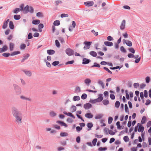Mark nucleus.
<instances>
[{
    "mask_svg": "<svg viewBox=\"0 0 151 151\" xmlns=\"http://www.w3.org/2000/svg\"><path fill=\"white\" fill-rule=\"evenodd\" d=\"M11 111L12 114L15 118V122L19 124H21L22 122V113L15 106L12 107Z\"/></svg>",
    "mask_w": 151,
    "mask_h": 151,
    "instance_id": "obj_1",
    "label": "nucleus"
},
{
    "mask_svg": "<svg viewBox=\"0 0 151 151\" xmlns=\"http://www.w3.org/2000/svg\"><path fill=\"white\" fill-rule=\"evenodd\" d=\"M103 99V95L102 94H100L98 95V98L95 99H91L89 102L92 104H94L96 102H99L101 101Z\"/></svg>",
    "mask_w": 151,
    "mask_h": 151,
    "instance_id": "obj_2",
    "label": "nucleus"
},
{
    "mask_svg": "<svg viewBox=\"0 0 151 151\" xmlns=\"http://www.w3.org/2000/svg\"><path fill=\"white\" fill-rule=\"evenodd\" d=\"M13 86L14 88V90L16 91L17 94H20L21 93L22 91L21 88L17 85L16 84H14Z\"/></svg>",
    "mask_w": 151,
    "mask_h": 151,
    "instance_id": "obj_3",
    "label": "nucleus"
},
{
    "mask_svg": "<svg viewBox=\"0 0 151 151\" xmlns=\"http://www.w3.org/2000/svg\"><path fill=\"white\" fill-rule=\"evenodd\" d=\"M66 53L69 56H71L73 55L74 52L73 50L70 48H68L65 50Z\"/></svg>",
    "mask_w": 151,
    "mask_h": 151,
    "instance_id": "obj_4",
    "label": "nucleus"
},
{
    "mask_svg": "<svg viewBox=\"0 0 151 151\" xmlns=\"http://www.w3.org/2000/svg\"><path fill=\"white\" fill-rule=\"evenodd\" d=\"M92 107V104L89 103H87L83 105V107L86 110Z\"/></svg>",
    "mask_w": 151,
    "mask_h": 151,
    "instance_id": "obj_5",
    "label": "nucleus"
},
{
    "mask_svg": "<svg viewBox=\"0 0 151 151\" xmlns=\"http://www.w3.org/2000/svg\"><path fill=\"white\" fill-rule=\"evenodd\" d=\"M91 60L89 59L86 58H83L82 60V64L83 65H86L89 64Z\"/></svg>",
    "mask_w": 151,
    "mask_h": 151,
    "instance_id": "obj_6",
    "label": "nucleus"
},
{
    "mask_svg": "<svg viewBox=\"0 0 151 151\" xmlns=\"http://www.w3.org/2000/svg\"><path fill=\"white\" fill-rule=\"evenodd\" d=\"M92 43L91 42L85 41L84 42L85 46H86V49H89L91 47V45Z\"/></svg>",
    "mask_w": 151,
    "mask_h": 151,
    "instance_id": "obj_7",
    "label": "nucleus"
},
{
    "mask_svg": "<svg viewBox=\"0 0 151 151\" xmlns=\"http://www.w3.org/2000/svg\"><path fill=\"white\" fill-rule=\"evenodd\" d=\"M123 43H125L129 47H131L132 45V43L129 40H126L125 39H124L123 40Z\"/></svg>",
    "mask_w": 151,
    "mask_h": 151,
    "instance_id": "obj_8",
    "label": "nucleus"
},
{
    "mask_svg": "<svg viewBox=\"0 0 151 151\" xmlns=\"http://www.w3.org/2000/svg\"><path fill=\"white\" fill-rule=\"evenodd\" d=\"M94 3L93 1H88L84 2V5L87 6H90L93 5Z\"/></svg>",
    "mask_w": 151,
    "mask_h": 151,
    "instance_id": "obj_9",
    "label": "nucleus"
},
{
    "mask_svg": "<svg viewBox=\"0 0 151 151\" xmlns=\"http://www.w3.org/2000/svg\"><path fill=\"white\" fill-rule=\"evenodd\" d=\"M63 113L64 114H65L68 116L71 117L72 118H73L74 119L75 118V116L72 113H71L70 112H68L67 113L66 111H64L63 112Z\"/></svg>",
    "mask_w": 151,
    "mask_h": 151,
    "instance_id": "obj_10",
    "label": "nucleus"
},
{
    "mask_svg": "<svg viewBox=\"0 0 151 151\" xmlns=\"http://www.w3.org/2000/svg\"><path fill=\"white\" fill-rule=\"evenodd\" d=\"M8 49V47L6 45L3 46L2 48H0V53L6 51Z\"/></svg>",
    "mask_w": 151,
    "mask_h": 151,
    "instance_id": "obj_11",
    "label": "nucleus"
},
{
    "mask_svg": "<svg viewBox=\"0 0 151 151\" xmlns=\"http://www.w3.org/2000/svg\"><path fill=\"white\" fill-rule=\"evenodd\" d=\"M56 123L59 124L61 126H64L65 127H68V125L63 121L58 120L57 121Z\"/></svg>",
    "mask_w": 151,
    "mask_h": 151,
    "instance_id": "obj_12",
    "label": "nucleus"
},
{
    "mask_svg": "<svg viewBox=\"0 0 151 151\" xmlns=\"http://www.w3.org/2000/svg\"><path fill=\"white\" fill-rule=\"evenodd\" d=\"M85 116L88 119H91L93 117V115L91 113H87L85 114Z\"/></svg>",
    "mask_w": 151,
    "mask_h": 151,
    "instance_id": "obj_13",
    "label": "nucleus"
},
{
    "mask_svg": "<svg viewBox=\"0 0 151 151\" xmlns=\"http://www.w3.org/2000/svg\"><path fill=\"white\" fill-rule=\"evenodd\" d=\"M126 21L125 20L122 21L121 25L120 26V28L122 30L124 29L125 27Z\"/></svg>",
    "mask_w": 151,
    "mask_h": 151,
    "instance_id": "obj_14",
    "label": "nucleus"
},
{
    "mask_svg": "<svg viewBox=\"0 0 151 151\" xmlns=\"http://www.w3.org/2000/svg\"><path fill=\"white\" fill-rule=\"evenodd\" d=\"M104 45L107 46L111 47L112 46L113 44L112 42L109 41H105L104 42Z\"/></svg>",
    "mask_w": 151,
    "mask_h": 151,
    "instance_id": "obj_15",
    "label": "nucleus"
},
{
    "mask_svg": "<svg viewBox=\"0 0 151 151\" xmlns=\"http://www.w3.org/2000/svg\"><path fill=\"white\" fill-rule=\"evenodd\" d=\"M47 53L50 55L54 54L55 52V51L53 50H48L47 51Z\"/></svg>",
    "mask_w": 151,
    "mask_h": 151,
    "instance_id": "obj_16",
    "label": "nucleus"
},
{
    "mask_svg": "<svg viewBox=\"0 0 151 151\" xmlns=\"http://www.w3.org/2000/svg\"><path fill=\"white\" fill-rule=\"evenodd\" d=\"M9 20L8 19L6 21L4 22L3 23V24L2 26V28L4 29H5L6 28L7 26V24L8 22H9Z\"/></svg>",
    "mask_w": 151,
    "mask_h": 151,
    "instance_id": "obj_17",
    "label": "nucleus"
},
{
    "mask_svg": "<svg viewBox=\"0 0 151 151\" xmlns=\"http://www.w3.org/2000/svg\"><path fill=\"white\" fill-rule=\"evenodd\" d=\"M23 71L25 73L27 76L29 77H30L32 76V73L30 71H26L25 70H23Z\"/></svg>",
    "mask_w": 151,
    "mask_h": 151,
    "instance_id": "obj_18",
    "label": "nucleus"
},
{
    "mask_svg": "<svg viewBox=\"0 0 151 151\" xmlns=\"http://www.w3.org/2000/svg\"><path fill=\"white\" fill-rule=\"evenodd\" d=\"M14 44L12 42H10L9 44V50L10 51H12L13 50V49L14 48Z\"/></svg>",
    "mask_w": 151,
    "mask_h": 151,
    "instance_id": "obj_19",
    "label": "nucleus"
},
{
    "mask_svg": "<svg viewBox=\"0 0 151 151\" xmlns=\"http://www.w3.org/2000/svg\"><path fill=\"white\" fill-rule=\"evenodd\" d=\"M29 7L28 6H26L23 9V13L24 14L27 13L29 12Z\"/></svg>",
    "mask_w": 151,
    "mask_h": 151,
    "instance_id": "obj_20",
    "label": "nucleus"
},
{
    "mask_svg": "<svg viewBox=\"0 0 151 151\" xmlns=\"http://www.w3.org/2000/svg\"><path fill=\"white\" fill-rule=\"evenodd\" d=\"M93 124L92 122L88 123L87 124V126L88 128V130H90L93 127Z\"/></svg>",
    "mask_w": 151,
    "mask_h": 151,
    "instance_id": "obj_21",
    "label": "nucleus"
},
{
    "mask_svg": "<svg viewBox=\"0 0 151 151\" xmlns=\"http://www.w3.org/2000/svg\"><path fill=\"white\" fill-rule=\"evenodd\" d=\"M70 111L72 113H73L76 111V106L72 105L70 108Z\"/></svg>",
    "mask_w": 151,
    "mask_h": 151,
    "instance_id": "obj_22",
    "label": "nucleus"
},
{
    "mask_svg": "<svg viewBox=\"0 0 151 151\" xmlns=\"http://www.w3.org/2000/svg\"><path fill=\"white\" fill-rule=\"evenodd\" d=\"M29 56L30 55L29 54H27L24 57V58H23L22 59L21 62H24L25 60H27L29 57Z\"/></svg>",
    "mask_w": 151,
    "mask_h": 151,
    "instance_id": "obj_23",
    "label": "nucleus"
},
{
    "mask_svg": "<svg viewBox=\"0 0 151 151\" xmlns=\"http://www.w3.org/2000/svg\"><path fill=\"white\" fill-rule=\"evenodd\" d=\"M89 54L90 55L93 57H96L97 56V55L96 52L93 51H91L90 52Z\"/></svg>",
    "mask_w": 151,
    "mask_h": 151,
    "instance_id": "obj_24",
    "label": "nucleus"
},
{
    "mask_svg": "<svg viewBox=\"0 0 151 151\" xmlns=\"http://www.w3.org/2000/svg\"><path fill=\"white\" fill-rule=\"evenodd\" d=\"M147 120L146 117L145 116H143L142 119V120L141 122V124H145Z\"/></svg>",
    "mask_w": 151,
    "mask_h": 151,
    "instance_id": "obj_25",
    "label": "nucleus"
},
{
    "mask_svg": "<svg viewBox=\"0 0 151 151\" xmlns=\"http://www.w3.org/2000/svg\"><path fill=\"white\" fill-rule=\"evenodd\" d=\"M103 115L101 114H99L95 116V118L96 119H99L102 118Z\"/></svg>",
    "mask_w": 151,
    "mask_h": 151,
    "instance_id": "obj_26",
    "label": "nucleus"
},
{
    "mask_svg": "<svg viewBox=\"0 0 151 151\" xmlns=\"http://www.w3.org/2000/svg\"><path fill=\"white\" fill-rule=\"evenodd\" d=\"M20 53V52L19 51H14L11 53V55L12 56H13L19 54Z\"/></svg>",
    "mask_w": 151,
    "mask_h": 151,
    "instance_id": "obj_27",
    "label": "nucleus"
},
{
    "mask_svg": "<svg viewBox=\"0 0 151 151\" xmlns=\"http://www.w3.org/2000/svg\"><path fill=\"white\" fill-rule=\"evenodd\" d=\"M91 82V80L89 78H86L84 80V82L87 85H89Z\"/></svg>",
    "mask_w": 151,
    "mask_h": 151,
    "instance_id": "obj_28",
    "label": "nucleus"
},
{
    "mask_svg": "<svg viewBox=\"0 0 151 151\" xmlns=\"http://www.w3.org/2000/svg\"><path fill=\"white\" fill-rule=\"evenodd\" d=\"M80 99V97L78 96H75L73 98V100L74 101H79Z\"/></svg>",
    "mask_w": 151,
    "mask_h": 151,
    "instance_id": "obj_29",
    "label": "nucleus"
},
{
    "mask_svg": "<svg viewBox=\"0 0 151 151\" xmlns=\"http://www.w3.org/2000/svg\"><path fill=\"white\" fill-rule=\"evenodd\" d=\"M102 103L104 105H106L109 103V101L107 99H104L102 100Z\"/></svg>",
    "mask_w": 151,
    "mask_h": 151,
    "instance_id": "obj_30",
    "label": "nucleus"
},
{
    "mask_svg": "<svg viewBox=\"0 0 151 151\" xmlns=\"http://www.w3.org/2000/svg\"><path fill=\"white\" fill-rule=\"evenodd\" d=\"M144 130V127L142 126H141L140 127H139L138 129V131L139 132H141L142 133L143 132Z\"/></svg>",
    "mask_w": 151,
    "mask_h": 151,
    "instance_id": "obj_31",
    "label": "nucleus"
},
{
    "mask_svg": "<svg viewBox=\"0 0 151 151\" xmlns=\"http://www.w3.org/2000/svg\"><path fill=\"white\" fill-rule=\"evenodd\" d=\"M107 149V147H100L98 149V150L99 151H105Z\"/></svg>",
    "mask_w": 151,
    "mask_h": 151,
    "instance_id": "obj_32",
    "label": "nucleus"
},
{
    "mask_svg": "<svg viewBox=\"0 0 151 151\" xmlns=\"http://www.w3.org/2000/svg\"><path fill=\"white\" fill-rule=\"evenodd\" d=\"M40 22V21L39 20H34L32 21V23L34 24H37Z\"/></svg>",
    "mask_w": 151,
    "mask_h": 151,
    "instance_id": "obj_33",
    "label": "nucleus"
},
{
    "mask_svg": "<svg viewBox=\"0 0 151 151\" xmlns=\"http://www.w3.org/2000/svg\"><path fill=\"white\" fill-rule=\"evenodd\" d=\"M116 125L117 127V128L118 129H121L122 127V126H121L120 124V122L119 121H118L116 122Z\"/></svg>",
    "mask_w": 151,
    "mask_h": 151,
    "instance_id": "obj_34",
    "label": "nucleus"
},
{
    "mask_svg": "<svg viewBox=\"0 0 151 151\" xmlns=\"http://www.w3.org/2000/svg\"><path fill=\"white\" fill-rule=\"evenodd\" d=\"M100 64L99 63H97L95 62L94 63V65L92 66H91V68H93L94 67L100 68Z\"/></svg>",
    "mask_w": 151,
    "mask_h": 151,
    "instance_id": "obj_35",
    "label": "nucleus"
},
{
    "mask_svg": "<svg viewBox=\"0 0 151 151\" xmlns=\"http://www.w3.org/2000/svg\"><path fill=\"white\" fill-rule=\"evenodd\" d=\"M125 107V112L127 113L128 114H129V111L128 108V107L127 105V104H125L124 105Z\"/></svg>",
    "mask_w": 151,
    "mask_h": 151,
    "instance_id": "obj_36",
    "label": "nucleus"
},
{
    "mask_svg": "<svg viewBox=\"0 0 151 151\" xmlns=\"http://www.w3.org/2000/svg\"><path fill=\"white\" fill-rule=\"evenodd\" d=\"M26 47V45L24 44H22L20 45V49L22 50H24Z\"/></svg>",
    "mask_w": 151,
    "mask_h": 151,
    "instance_id": "obj_37",
    "label": "nucleus"
},
{
    "mask_svg": "<svg viewBox=\"0 0 151 151\" xmlns=\"http://www.w3.org/2000/svg\"><path fill=\"white\" fill-rule=\"evenodd\" d=\"M9 27L11 29H13L14 28V26L12 22L10 21L9 23Z\"/></svg>",
    "mask_w": 151,
    "mask_h": 151,
    "instance_id": "obj_38",
    "label": "nucleus"
},
{
    "mask_svg": "<svg viewBox=\"0 0 151 151\" xmlns=\"http://www.w3.org/2000/svg\"><path fill=\"white\" fill-rule=\"evenodd\" d=\"M44 27L43 24H40L38 25V29L39 31L41 32L42 31V29Z\"/></svg>",
    "mask_w": 151,
    "mask_h": 151,
    "instance_id": "obj_39",
    "label": "nucleus"
},
{
    "mask_svg": "<svg viewBox=\"0 0 151 151\" xmlns=\"http://www.w3.org/2000/svg\"><path fill=\"white\" fill-rule=\"evenodd\" d=\"M140 97L141 99L142 100V103H144L145 102V100L144 99V94L142 92H141L140 93Z\"/></svg>",
    "mask_w": 151,
    "mask_h": 151,
    "instance_id": "obj_40",
    "label": "nucleus"
},
{
    "mask_svg": "<svg viewBox=\"0 0 151 151\" xmlns=\"http://www.w3.org/2000/svg\"><path fill=\"white\" fill-rule=\"evenodd\" d=\"M2 55L6 58H7L9 57V56L11 55V54L9 52H5L3 53L2 54Z\"/></svg>",
    "mask_w": 151,
    "mask_h": 151,
    "instance_id": "obj_41",
    "label": "nucleus"
},
{
    "mask_svg": "<svg viewBox=\"0 0 151 151\" xmlns=\"http://www.w3.org/2000/svg\"><path fill=\"white\" fill-rule=\"evenodd\" d=\"M122 66H121V67H120L119 66H117L114 67H110L109 68L111 70H114L118 69H120L122 68Z\"/></svg>",
    "mask_w": 151,
    "mask_h": 151,
    "instance_id": "obj_42",
    "label": "nucleus"
},
{
    "mask_svg": "<svg viewBox=\"0 0 151 151\" xmlns=\"http://www.w3.org/2000/svg\"><path fill=\"white\" fill-rule=\"evenodd\" d=\"M68 134L66 132H61L60 133V136L62 137H66L68 135Z\"/></svg>",
    "mask_w": 151,
    "mask_h": 151,
    "instance_id": "obj_43",
    "label": "nucleus"
},
{
    "mask_svg": "<svg viewBox=\"0 0 151 151\" xmlns=\"http://www.w3.org/2000/svg\"><path fill=\"white\" fill-rule=\"evenodd\" d=\"M120 105V103L119 101H117L115 103V106L117 108H119Z\"/></svg>",
    "mask_w": 151,
    "mask_h": 151,
    "instance_id": "obj_44",
    "label": "nucleus"
},
{
    "mask_svg": "<svg viewBox=\"0 0 151 151\" xmlns=\"http://www.w3.org/2000/svg\"><path fill=\"white\" fill-rule=\"evenodd\" d=\"M60 63V62L58 61H56L53 62L52 63V65L53 66H55L58 65Z\"/></svg>",
    "mask_w": 151,
    "mask_h": 151,
    "instance_id": "obj_45",
    "label": "nucleus"
},
{
    "mask_svg": "<svg viewBox=\"0 0 151 151\" xmlns=\"http://www.w3.org/2000/svg\"><path fill=\"white\" fill-rule=\"evenodd\" d=\"M50 115L51 117H54L56 115V114L54 111H52L50 112Z\"/></svg>",
    "mask_w": 151,
    "mask_h": 151,
    "instance_id": "obj_46",
    "label": "nucleus"
},
{
    "mask_svg": "<svg viewBox=\"0 0 151 151\" xmlns=\"http://www.w3.org/2000/svg\"><path fill=\"white\" fill-rule=\"evenodd\" d=\"M60 24V21L57 20L55 21L53 23V25L54 26H58Z\"/></svg>",
    "mask_w": 151,
    "mask_h": 151,
    "instance_id": "obj_47",
    "label": "nucleus"
},
{
    "mask_svg": "<svg viewBox=\"0 0 151 151\" xmlns=\"http://www.w3.org/2000/svg\"><path fill=\"white\" fill-rule=\"evenodd\" d=\"M87 97V95L86 93H84L82 94L81 96V98L82 99L84 100L86 99Z\"/></svg>",
    "mask_w": 151,
    "mask_h": 151,
    "instance_id": "obj_48",
    "label": "nucleus"
},
{
    "mask_svg": "<svg viewBox=\"0 0 151 151\" xmlns=\"http://www.w3.org/2000/svg\"><path fill=\"white\" fill-rule=\"evenodd\" d=\"M123 139L126 142H127L129 140V137L127 136H125L123 137Z\"/></svg>",
    "mask_w": 151,
    "mask_h": 151,
    "instance_id": "obj_49",
    "label": "nucleus"
},
{
    "mask_svg": "<svg viewBox=\"0 0 151 151\" xmlns=\"http://www.w3.org/2000/svg\"><path fill=\"white\" fill-rule=\"evenodd\" d=\"M129 51L132 54H134L135 52V50L132 47H130L128 49Z\"/></svg>",
    "mask_w": 151,
    "mask_h": 151,
    "instance_id": "obj_50",
    "label": "nucleus"
},
{
    "mask_svg": "<svg viewBox=\"0 0 151 151\" xmlns=\"http://www.w3.org/2000/svg\"><path fill=\"white\" fill-rule=\"evenodd\" d=\"M113 120V118L112 117H109L108 119V123L109 124H110L112 122Z\"/></svg>",
    "mask_w": 151,
    "mask_h": 151,
    "instance_id": "obj_51",
    "label": "nucleus"
},
{
    "mask_svg": "<svg viewBox=\"0 0 151 151\" xmlns=\"http://www.w3.org/2000/svg\"><path fill=\"white\" fill-rule=\"evenodd\" d=\"M55 42L56 46L58 47H60V43L58 40H56L55 41Z\"/></svg>",
    "mask_w": 151,
    "mask_h": 151,
    "instance_id": "obj_52",
    "label": "nucleus"
},
{
    "mask_svg": "<svg viewBox=\"0 0 151 151\" xmlns=\"http://www.w3.org/2000/svg\"><path fill=\"white\" fill-rule=\"evenodd\" d=\"M36 16L38 17H43L42 13L41 12H38L36 14Z\"/></svg>",
    "mask_w": 151,
    "mask_h": 151,
    "instance_id": "obj_53",
    "label": "nucleus"
},
{
    "mask_svg": "<svg viewBox=\"0 0 151 151\" xmlns=\"http://www.w3.org/2000/svg\"><path fill=\"white\" fill-rule=\"evenodd\" d=\"M97 141V139L96 138L94 139L92 141V143L93 146H95Z\"/></svg>",
    "mask_w": 151,
    "mask_h": 151,
    "instance_id": "obj_54",
    "label": "nucleus"
},
{
    "mask_svg": "<svg viewBox=\"0 0 151 151\" xmlns=\"http://www.w3.org/2000/svg\"><path fill=\"white\" fill-rule=\"evenodd\" d=\"M76 131L78 132H79L80 131L82 130V127H81L79 126H77L76 127Z\"/></svg>",
    "mask_w": 151,
    "mask_h": 151,
    "instance_id": "obj_55",
    "label": "nucleus"
},
{
    "mask_svg": "<svg viewBox=\"0 0 151 151\" xmlns=\"http://www.w3.org/2000/svg\"><path fill=\"white\" fill-rule=\"evenodd\" d=\"M145 80L146 83H149L150 81V78L149 77L147 76L145 78Z\"/></svg>",
    "mask_w": 151,
    "mask_h": 151,
    "instance_id": "obj_56",
    "label": "nucleus"
},
{
    "mask_svg": "<svg viewBox=\"0 0 151 151\" xmlns=\"http://www.w3.org/2000/svg\"><path fill=\"white\" fill-rule=\"evenodd\" d=\"M98 83L99 84L101 85L102 88H104V84L103 82L102 81H99L98 82Z\"/></svg>",
    "mask_w": 151,
    "mask_h": 151,
    "instance_id": "obj_57",
    "label": "nucleus"
},
{
    "mask_svg": "<svg viewBox=\"0 0 151 151\" xmlns=\"http://www.w3.org/2000/svg\"><path fill=\"white\" fill-rule=\"evenodd\" d=\"M20 98L21 99L23 100H29V101H31V99H30L29 98H26V97L23 96H20Z\"/></svg>",
    "mask_w": 151,
    "mask_h": 151,
    "instance_id": "obj_58",
    "label": "nucleus"
},
{
    "mask_svg": "<svg viewBox=\"0 0 151 151\" xmlns=\"http://www.w3.org/2000/svg\"><path fill=\"white\" fill-rule=\"evenodd\" d=\"M20 11L21 9H20L19 8H17L14 10L13 12L14 13L17 14Z\"/></svg>",
    "mask_w": 151,
    "mask_h": 151,
    "instance_id": "obj_59",
    "label": "nucleus"
},
{
    "mask_svg": "<svg viewBox=\"0 0 151 151\" xmlns=\"http://www.w3.org/2000/svg\"><path fill=\"white\" fill-rule=\"evenodd\" d=\"M20 15H15L14 16V18L16 20H19L20 18Z\"/></svg>",
    "mask_w": 151,
    "mask_h": 151,
    "instance_id": "obj_60",
    "label": "nucleus"
},
{
    "mask_svg": "<svg viewBox=\"0 0 151 151\" xmlns=\"http://www.w3.org/2000/svg\"><path fill=\"white\" fill-rule=\"evenodd\" d=\"M104 94L106 98H108L109 97V93L107 91H105L104 93Z\"/></svg>",
    "mask_w": 151,
    "mask_h": 151,
    "instance_id": "obj_61",
    "label": "nucleus"
},
{
    "mask_svg": "<svg viewBox=\"0 0 151 151\" xmlns=\"http://www.w3.org/2000/svg\"><path fill=\"white\" fill-rule=\"evenodd\" d=\"M120 50L121 52L124 53H126L127 52L126 50L123 46H121L120 47Z\"/></svg>",
    "mask_w": 151,
    "mask_h": 151,
    "instance_id": "obj_62",
    "label": "nucleus"
},
{
    "mask_svg": "<svg viewBox=\"0 0 151 151\" xmlns=\"http://www.w3.org/2000/svg\"><path fill=\"white\" fill-rule=\"evenodd\" d=\"M144 96L146 98H147L148 97V92L146 90H145L144 91Z\"/></svg>",
    "mask_w": 151,
    "mask_h": 151,
    "instance_id": "obj_63",
    "label": "nucleus"
},
{
    "mask_svg": "<svg viewBox=\"0 0 151 151\" xmlns=\"http://www.w3.org/2000/svg\"><path fill=\"white\" fill-rule=\"evenodd\" d=\"M151 103V101L149 99H147L146 101V102L145 103V105L146 106H147L150 104Z\"/></svg>",
    "mask_w": 151,
    "mask_h": 151,
    "instance_id": "obj_64",
    "label": "nucleus"
}]
</instances>
